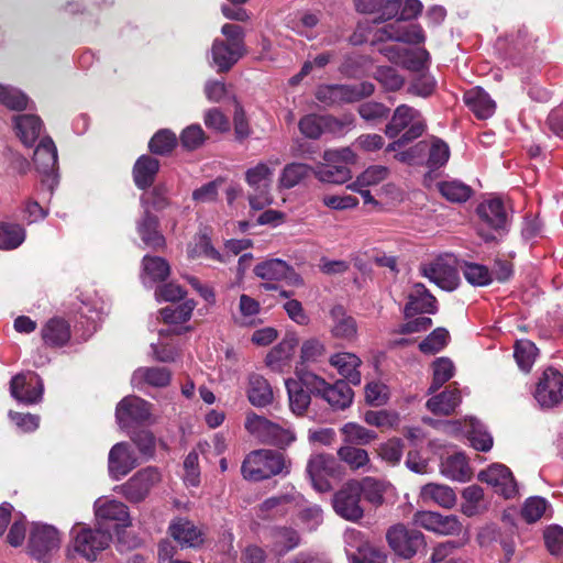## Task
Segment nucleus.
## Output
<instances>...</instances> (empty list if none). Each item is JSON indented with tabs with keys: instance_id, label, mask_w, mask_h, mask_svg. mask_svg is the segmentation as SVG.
I'll list each match as a JSON object with an SVG mask.
<instances>
[{
	"instance_id": "obj_3",
	"label": "nucleus",
	"mask_w": 563,
	"mask_h": 563,
	"mask_svg": "<svg viewBox=\"0 0 563 563\" xmlns=\"http://www.w3.org/2000/svg\"><path fill=\"white\" fill-rule=\"evenodd\" d=\"M244 428L262 444L276 446L278 449H285L296 440V435L290 429L284 428L253 411L246 415Z\"/></svg>"
},
{
	"instance_id": "obj_53",
	"label": "nucleus",
	"mask_w": 563,
	"mask_h": 563,
	"mask_svg": "<svg viewBox=\"0 0 563 563\" xmlns=\"http://www.w3.org/2000/svg\"><path fill=\"white\" fill-rule=\"evenodd\" d=\"M449 341V331L439 327L419 343V350L424 354H437L448 345Z\"/></svg>"
},
{
	"instance_id": "obj_61",
	"label": "nucleus",
	"mask_w": 563,
	"mask_h": 563,
	"mask_svg": "<svg viewBox=\"0 0 563 563\" xmlns=\"http://www.w3.org/2000/svg\"><path fill=\"white\" fill-rule=\"evenodd\" d=\"M389 175V169L383 165H372L367 167L350 187L375 186L385 180Z\"/></svg>"
},
{
	"instance_id": "obj_32",
	"label": "nucleus",
	"mask_w": 563,
	"mask_h": 563,
	"mask_svg": "<svg viewBox=\"0 0 563 563\" xmlns=\"http://www.w3.org/2000/svg\"><path fill=\"white\" fill-rule=\"evenodd\" d=\"M140 197L142 211L162 212L172 205L169 187L165 183L153 185Z\"/></svg>"
},
{
	"instance_id": "obj_55",
	"label": "nucleus",
	"mask_w": 563,
	"mask_h": 563,
	"mask_svg": "<svg viewBox=\"0 0 563 563\" xmlns=\"http://www.w3.org/2000/svg\"><path fill=\"white\" fill-rule=\"evenodd\" d=\"M142 264L144 273L153 282H163L169 276V264L163 257L145 255L142 260Z\"/></svg>"
},
{
	"instance_id": "obj_13",
	"label": "nucleus",
	"mask_w": 563,
	"mask_h": 563,
	"mask_svg": "<svg viewBox=\"0 0 563 563\" xmlns=\"http://www.w3.org/2000/svg\"><path fill=\"white\" fill-rule=\"evenodd\" d=\"M136 233L145 247L154 252H161L166 249V238L161 230L159 218L148 210L142 211L135 222Z\"/></svg>"
},
{
	"instance_id": "obj_10",
	"label": "nucleus",
	"mask_w": 563,
	"mask_h": 563,
	"mask_svg": "<svg viewBox=\"0 0 563 563\" xmlns=\"http://www.w3.org/2000/svg\"><path fill=\"white\" fill-rule=\"evenodd\" d=\"M563 374L554 367H548L542 373L536 390L534 399L542 408H553L563 400Z\"/></svg>"
},
{
	"instance_id": "obj_20",
	"label": "nucleus",
	"mask_w": 563,
	"mask_h": 563,
	"mask_svg": "<svg viewBox=\"0 0 563 563\" xmlns=\"http://www.w3.org/2000/svg\"><path fill=\"white\" fill-rule=\"evenodd\" d=\"M10 393L18 401L31 405L41 399L43 385L36 375L27 378L23 374H18L10 382Z\"/></svg>"
},
{
	"instance_id": "obj_63",
	"label": "nucleus",
	"mask_w": 563,
	"mask_h": 563,
	"mask_svg": "<svg viewBox=\"0 0 563 563\" xmlns=\"http://www.w3.org/2000/svg\"><path fill=\"white\" fill-rule=\"evenodd\" d=\"M0 95V103L10 110L23 111L27 108V96L18 89L1 85Z\"/></svg>"
},
{
	"instance_id": "obj_28",
	"label": "nucleus",
	"mask_w": 563,
	"mask_h": 563,
	"mask_svg": "<svg viewBox=\"0 0 563 563\" xmlns=\"http://www.w3.org/2000/svg\"><path fill=\"white\" fill-rule=\"evenodd\" d=\"M95 514L98 520L117 521L122 527L131 526L129 508L122 501L115 499L98 500L95 504Z\"/></svg>"
},
{
	"instance_id": "obj_56",
	"label": "nucleus",
	"mask_w": 563,
	"mask_h": 563,
	"mask_svg": "<svg viewBox=\"0 0 563 563\" xmlns=\"http://www.w3.org/2000/svg\"><path fill=\"white\" fill-rule=\"evenodd\" d=\"M465 279L473 286H487L492 283V273L487 266L477 263L465 262L461 265Z\"/></svg>"
},
{
	"instance_id": "obj_50",
	"label": "nucleus",
	"mask_w": 563,
	"mask_h": 563,
	"mask_svg": "<svg viewBox=\"0 0 563 563\" xmlns=\"http://www.w3.org/2000/svg\"><path fill=\"white\" fill-rule=\"evenodd\" d=\"M194 300H186L177 307H165L159 310L161 318L167 324H181L187 322L195 309Z\"/></svg>"
},
{
	"instance_id": "obj_44",
	"label": "nucleus",
	"mask_w": 563,
	"mask_h": 563,
	"mask_svg": "<svg viewBox=\"0 0 563 563\" xmlns=\"http://www.w3.org/2000/svg\"><path fill=\"white\" fill-rule=\"evenodd\" d=\"M538 353L539 349L530 340H518L515 343L514 357L519 368L525 373H529L531 371Z\"/></svg>"
},
{
	"instance_id": "obj_6",
	"label": "nucleus",
	"mask_w": 563,
	"mask_h": 563,
	"mask_svg": "<svg viewBox=\"0 0 563 563\" xmlns=\"http://www.w3.org/2000/svg\"><path fill=\"white\" fill-rule=\"evenodd\" d=\"M60 547V537L56 528L49 525L33 523L27 539V551L37 561L46 560Z\"/></svg>"
},
{
	"instance_id": "obj_43",
	"label": "nucleus",
	"mask_w": 563,
	"mask_h": 563,
	"mask_svg": "<svg viewBox=\"0 0 563 563\" xmlns=\"http://www.w3.org/2000/svg\"><path fill=\"white\" fill-rule=\"evenodd\" d=\"M314 168L305 163H289L285 165L279 177V185L283 188L290 189L306 179Z\"/></svg>"
},
{
	"instance_id": "obj_30",
	"label": "nucleus",
	"mask_w": 563,
	"mask_h": 563,
	"mask_svg": "<svg viewBox=\"0 0 563 563\" xmlns=\"http://www.w3.org/2000/svg\"><path fill=\"white\" fill-rule=\"evenodd\" d=\"M33 162L36 169L45 175H51L57 168V148L49 136H45L40 141L34 151Z\"/></svg>"
},
{
	"instance_id": "obj_48",
	"label": "nucleus",
	"mask_w": 563,
	"mask_h": 563,
	"mask_svg": "<svg viewBox=\"0 0 563 563\" xmlns=\"http://www.w3.org/2000/svg\"><path fill=\"white\" fill-rule=\"evenodd\" d=\"M177 144L176 134L168 129H162L152 136L148 148L151 153L164 156L170 154Z\"/></svg>"
},
{
	"instance_id": "obj_11",
	"label": "nucleus",
	"mask_w": 563,
	"mask_h": 563,
	"mask_svg": "<svg viewBox=\"0 0 563 563\" xmlns=\"http://www.w3.org/2000/svg\"><path fill=\"white\" fill-rule=\"evenodd\" d=\"M152 417V404L137 396H126L115 409V418L122 428L143 424Z\"/></svg>"
},
{
	"instance_id": "obj_14",
	"label": "nucleus",
	"mask_w": 563,
	"mask_h": 563,
	"mask_svg": "<svg viewBox=\"0 0 563 563\" xmlns=\"http://www.w3.org/2000/svg\"><path fill=\"white\" fill-rule=\"evenodd\" d=\"M415 124H421L422 134L426 132L427 123L420 111L408 104H400L394 110L384 133L388 139H396Z\"/></svg>"
},
{
	"instance_id": "obj_64",
	"label": "nucleus",
	"mask_w": 563,
	"mask_h": 563,
	"mask_svg": "<svg viewBox=\"0 0 563 563\" xmlns=\"http://www.w3.org/2000/svg\"><path fill=\"white\" fill-rule=\"evenodd\" d=\"M374 77L388 91H397L405 84L402 76H400L398 70L391 66L378 67Z\"/></svg>"
},
{
	"instance_id": "obj_40",
	"label": "nucleus",
	"mask_w": 563,
	"mask_h": 563,
	"mask_svg": "<svg viewBox=\"0 0 563 563\" xmlns=\"http://www.w3.org/2000/svg\"><path fill=\"white\" fill-rule=\"evenodd\" d=\"M288 394L289 409L298 417H303L311 404L310 393L297 384L294 378L285 382Z\"/></svg>"
},
{
	"instance_id": "obj_60",
	"label": "nucleus",
	"mask_w": 563,
	"mask_h": 563,
	"mask_svg": "<svg viewBox=\"0 0 563 563\" xmlns=\"http://www.w3.org/2000/svg\"><path fill=\"white\" fill-rule=\"evenodd\" d=\"M341 461L345 462L352 470H358L369 462L366 450L353 445H345L338 450Z\"/></svg>"
},
{
	"instance_id": "obj_62",
	"label": "nucleus",
	"mask_w": 563,
	"mask_h": 563,
	"mask_svg": "<svg viewBox=\"0 0 563 563\" xmlns=\"http://www.w3.org/2000/svg\"><path fill=\"white\" fill-rule=\"evenodd\" d=\"M352 563H386V555L378 549L363 542L355 552L349 553Z\"/></svg>"
},
{
	"instance_id": "obj_54",
	"label": "nucleus",
	"mask_w": 563,
	"mask_h": 563,
	"mask_svg": "<svg viewBox=\"0 0 563 563\" xmlns=\"http://www.w3.org/2000/svg\"><path fill=\"white\" fill-rule=\"evenodd\" d=\"M368 58L364 55L350 53L343 56L339 71L346 78H358L364 75Z\"/></svg>"
},
{
	"instance_id": "obj_26",
	"label": "nucleus",
	"mask_w": 563,
	"mask_h": 563,
	"mask_svg": "<svg viewBox=\"0 0 563 563\" xmlns=\"http://www.w3.org/2000/svg\"><path fill=\"white\" fill-rule=\"evenodd\" d=\"M463 100L468 109L479 120L490 118L495 113L496 103L481 87H474L464 92Z\"/></svg>"
},
{
	"instance_id": "obj_17",
	"label": "nucleus",
	"mask_w": 563,
	"mask_h": 563,
	"mask_svg": "<svg viewBox=\"0 0 563 563\" xmlns=\"http://www.w3.org/2000/svg\"><path fill=\"white\" fill-rule=\"evenodd\" d=\"M438 311V300L422 283H416L408 295V300L404 308L406 319L413 318L416 314H434Z\"/></svg>"
},
{
	"instance_id": "obj_22",
	"label": "nucleus",
	"mask_w": 563,
	"mask_h": 563,
	"mask_svg": "<svg viewBox=\"0 0 563 563\" xmlns=\"http://www.w3.org/2000/svg\"><path fill=\"white\" fill-rule=\"evenodd\" d=\"M268 549L276 558H283L300 544V536L291 527L280 526L269 530Z\"/></svg>"
},
{
	"instance_id": "obj_15",
	"label": "nucleus",
	"mask_w": 563,
	"mask_h": 563,
	"mask_svg": "<svg viewBox=\"0 0 563 563\" xmlns=\"http://www.w3.org/2000/svg\"><path fill=\"white\" fill-rule=\"evenodd\" d=\"M139 465L134 450L126 442L114 444L108 457V471L112 479L119 481Z\"/></svg>"
},
{
	"instance_id": "obj_57",
	"label": "nucleus",
	"mask_w": 563,
	"mask_h": 563,
	"mask_svg": "<svg viewBox=\"0 0 563 563\" xmlns=\"http://www.w3.org/2000/svg\"><path fill=\"white\" fill-rule=\"evenodd\" d=\"M296 345V339H284L267 353L265 358L266 364L272 367L280 366L291 357Z\"/></svg>"
},
{
	"instance_id": "obj_39",
	"label": "nucleus",
	"mask_w": 563,
	"mask_h": 563,
	"mask_svg": "<svg viewBox=\"0 0 563 563\" xmlns=\"http://www.w3.org/2000/svg\"><path fill=\"white\" fill-rule=\"evenodd\" d=\"M420 497L423 503H433L443 508H451L456 500L455 493L451 487L434 483L426 484L421 488Z\"/></svg>"
},
{
	"instance_id": "obj_35",
	"label": "nucleus",
	"mask_w": 563,
	"mask_h": 563,
	"mask_svg": "<svg viewBox=\"0 0 563 563\" xmlns=\"http://www.w3.org/2000/svg\"><path fill=\"white\" fill-rule=\"evenodd\" d=\"M333 321L332 334L335 338L351 340L356 335L357 325L352 316L346 314V310L342 305H336L330 310Z\"/></svg>"
},
{
	"instance_id": "obj_38",
	"label": "nucleus",
	"mask_w": 563,
	"mask_h": 563,
	"mask_svg": "<svg viewBox=\"0 0 563 563\" xmlns=\"http://www.w3.org/2000/svg\"><path fill=\"white\" fill-rule=\"evenodd\" d=\"M313 174L318 180L335 185L344 184L352 178V172L347 166L331 162L317 165Z\"/></svg>"
},
{
	"instance_id": "obj_41",
	"label": "nucleus",
	"mask_w": 563,
	"mask_h": 563,
	"mask_svg": "<svg viewBox=\"0 0 563 563\" xmlns=\"http://www.w3.org/2000/svg\"><path fill=\"white\" fill-rule=\"evenodd\" d=\"M437 187L442 197L453 203L466 202L473 195L471 186L456 179L439 181Z\"/></svg>"
},
{
	"instance_id": "obj_36",
	"label": "nucleus",
	"mask_w": 563,
	"mask_h": 563,
	"mask_svg": "<svg viewBox=\"0 0 563 563\" xmlns=\"http://www.w3.org/2000/svg\"><path fill=\"white\" fill-rule=\"evenodd\" d=\"M441 473L448 478L465 482L471 478L472 470L463 453H454L441 462Z\"/></svg>"
},
{
	"instance_id": "obj_16",
	"label": "nucleus",
	"mask_w": 563,
	"mask_h": 563,
	"mask_svg": "<svg viewBox=\"0 0 563 563\" xmlns=\"http://www.w3.org/2000/svg\"><path fill=\"white\" fill-rule=\"evenodd\" d=\"M481 482L493 486L496 493L509 499L517 494V483L509 467L504 464H493L478 474Z\"/></svg>"
},
{
	"instance_id": "obj_19",
	"label": "nucleus",
	"mask_w": 563,
	"mask_h": 563,
	"mask_svg": "<svg viewBox=\"0 0 563 563\" xmlns=\"http://www.w3.org/2000/svg\"><path fill=\"white\" fill-rule=\"evenodd\" d=\"M415 521L426 530L440 534H459L462 529L456 516H443L433 511H418Z\"/></svg>"
},
{
	"instance_id": "obj_27",
	"label": "nucleus",
	"mask_w": 563,
	"mask_h": 563,
	"mask_svg": "<svg viewBox=\"0 0 563 563\" xmlns=\"http://www.w3.org/2000/svg\"><path fill=\"white\" fill-rule=\"evenodd\" d=\"M354 398V391L344 379H338L333 384H327L321 399L328 402L332 410H344L349 408Z\"/></svg>"
},
{
	"instance_id": "obj_21",
	"label": "nucleus",
	"mask_w": 563,
	"mask_h": 563,
	"mask_svg": "<svg viewBox=\"0 0 563 563\" xmlns=\"http://www.w3.org/2000/svg\"><path fill=\"white\" fill-rule=\"evenodd\" d=\"M168 533L183 548H198L203 543L202 531L187 518L173 519L168 526Z\"/></svg>"
},
{
	"instance_id": "obj_46",
	"label": "nucleus",
	"mask_w": 563,
	"mask_h": 563,
	"mask_svg": "<svg viewBox=\"0 0 563 563\" xmlns=\"http://www.w3.org/2000/svg\"><path fill=\"white\" fill-rule=\"evenodd\" d=\"M25 240V230L18 223L0 222V249L14 250Z\"/></svg>"
},
{
	"instance_id": "obj_23",
	"label": "nucleus",
	"mask_w": 563,
	"mask_h": 563,
	"mask_svg": "<svg viewBox=\"0 0 563 563\" xmlns=\"http://www.w3.org/2000/svg\"><path fill=\"white\" fill-rule=\"evenodd\" d=\"M246 396L252 406L264 408L273 404L274 391L269 382L257 373L247 378Z\"/></svg>"
},
{
	"instance_id": "obj_42",
	"label": "nucleus",
	"mask_w": 563,
	"mask_h": 563,
	"mask_svg": "<svg viewBox=\"0 0 563 563\" xmlns=\"http://www.w3.org/2000/svg\"><path fill=\"white\" fill-rule=\"evenodd\" d=\"M316 99L327 106L350 103L349 85H321L316 91Z\"/></svg>"
},
{
	"instance_id": "obj_52",
	"label": "nucleus",
	"mask_w": 563,
	"mask_h": 563,
	"mask_svg": "<svg viewBox=\"0 0 563 563\" xmlns=\"http://www.w3.org/2000/svg\"><path fill=\"white\" fill-rule=\"evenodd\" d=\"M341 432L344 435V441L351 444L365 445L371 443L377 438V434L373 430H368L365 427L355 423L347 422L341 428Z\"/></svg>"
},
{
	"instance_id": "obj_33",
	"label": "nucleus",
	"mask_w": 563,
	"mask_h": 563,
	"mask_svg": "<svg viewBox=\"0 0 563 563\" xmlns=\"http://www.w3.org/2000/svg\"><path fill=\"white\" fill-rule=\"evenodd\" d=\"M133 382L139 388L142 385L165 388L172 382V372L167 367L161 366L139 367L133 373Z\"/></svg>"
},
{
	"instance_id": "obj_5",
	"label": "nucleus",
	"mask_w": 563,
	"mask_h": 563,
	"mask_svg": "<svg viewBox=\"0 0 563 563\" xmlns=\"http://www.w3.org/2000/svg\"><path fill=\"white\" fill-rule=\"evenodd\" d=\"M71 536L74 550L88 561H95L112 541L110 531L101 528L92 529L80 523L73 528Z\"/></svg>"
},
{
	"instance_id": "obj_49",
	"label": "nucleus",
	"mask_w": 563,
	"mask_h": 563,
	"mask_svg": "<svg viewBox=\"0 0 563 563\" xmlns=\"http://www.w3.org/2000/svg\"><path fill=\"white\" fill-rule=\"evenodd\" d=\"M360 495L365 498L366 501L371 503L375 507L380 506L384 503L385 487L383 483L373 477H364L361 481L356 479Z\"/></svg>"
},
{
	"instance_id": "obj_51",
	"label": "nucleus",
	"mask_w": 563,
	"mask_h": 563,
	"mask_svg": "<svg viewBox=\"0 0 563 563\" xmlns=\"http://www.w3.org/2000/svg\"><path fill=\"white\" fill-rule=\"evenodd\" d=\"M287 269L288 264L285 261L273 258L258 263L254 267V274L265 280H283Z\"/></svg>"
},
{
	"instance_id": "obj_4",
	"label": "nucleus",
	"mask_w": 563,
	"mask_h": 563,
	"mask_svg": "<svg viewBox=\"0 0 563 563\" xmlns=\"http://www.w3.org/2000/svg\"><path fill=\"white\" fill-rule=\"evenodd\" d=\"M386 541L390 550L405 560L412 559L427 545L424 534L404 523L390 526L386 531Z\"/></svg>"
},
{
	"instance_id": "obj_12",
	"label": "nucleus",
	"mask_w": 563,
	"mask_h": 563,
	"mask_svg": "<svg viewBox=\"0 0 563 563\" xmlns=\"http://www.w3.org/2000/svg\"><path fill=\"white\" fill-rule=\"evenodd\" d=\"M339 471L336 459L327 453L311 455L307 463V474L318 492H328L331 485L327 477H334Z\"/></svg>"
},
{
	"instance_id": "obj_2",
	"label": "nucleus",
	"mask_w": 563,
	"mask_h": 563,
	"mask_svg": "<svg viewBox=\"0 0 563 563\" xmlns=\"http://www.w3.org/2000/svg\"><path fill=\"white\" fill-rule=\"evenodd\" d=\"M476 214L479 218L477 233L485 242L496 241L495 233L503 235L508 231L509 213L500 198L481 202L476 207Z\"/></svg>"
},
{
	"instance_id": "obj_47",
	"label": "nucleus",
	"mask_w": 563,
	"mask_h": 563,
	"mask_svg": "<svg viewBox=\"0 0 563 563\" xmlns=\"http://www.w3.org/2000/svg\"><path fill=\"white\" fill-rule=\"evenodd\" d=\"M296 378L294 380L303 389L310 393V396L320 397L328 382L317 374L305 369L302 366H296Z\"/></svg>"
},
{
	"instance_id": "obj_24",
	"label": "nucleus",
	"mask_w": 563,
	"mask_h": 563,
	"mask_svg": "<svg viewBox=\"0 0 563 563\" xmlns=\"http://www.w3.org/2000/svg\"><path fill=\"white\" fill-rule=\"evenodd\" d=\"M41 336L45 345L63 347L71 338L70 324L60 317H53L43 325Z\"/></svg>"
},
{
	"instance_id": "obj_58",
	"label": "nucleus",
	"mask_w": 563,
	"mask_h": 563,
	"mask_svg": "<svg viewBox=\"0 0 563 563\" xmlns=\"http://www.w3.org/2000/svg\"><path fill=\"white\" fill-rule=\"evenodd\" d=\"M357 112L366 122L377 124L389 118L390 109L384 103L367 101L360 104Z\"/></svg>"
},
{
	"instance_id": "obj_9",
	"label": "nucleus",
	"mask_w": 563,
	"mask_h": 563,
	"mask_svg": "<svg viewBox=\"0 0 563 563\" xmlns=\"http://www.w3.org/2000/svg\"><path fill=\"white\" fill-rule=\"evenodd\" d=\"M356 479L347 481L333 496V508L343 519L357 522L364 517V508Z\"/></svg>"
},
{
	"instance_id": "obj_8",
	"label": "nucleus",
	"mask_w": 563,
	"mask_h": 563,
	"mask_svg": "<svg viewBox=\"0 0 563 563\" xmlns=\"http://www.w3.org/2000/svg\"><path fill=\"white\" fill-rule=\"evenodd\" d=\"M161 481V473L154 466L137 471L128 482L115 487L130 503H140L146 498L151 488Z\"/></svg>"
},
{
	"instance_id": "obj_7",
	"label": "nucleus",
	"mask_w": 563,
	"mask_h": 563,
	"mask_svg": "<svg viewBox=\"0 0 563 563\" xmlns=\"http://www.w3.org/2000/svg\"><path fill=\"white\" fill-rule=\"evenodd\" d=\"M272 175V169L265 163H258L246 170L245 180L254 189V194L249 197L252 209L262 210L273 202L269 194Z\"/></svg>"
},
{
	"instance_id": "obj_34",
	"label": "nucleus",
	"mask_w": 563,
	"mask_h": 563,
	"mask_svg": "<svg viewBox=\"0 0 563 563\" xmlns=\"http://www.w3.org/2000/svg\"><path fill=\"white\" fill-rule=\"evenodd\" d=\"M211 52L218 73L229 71L244 54V52L235 49L223 40H214Z\"/></svg>"
},
{
	"instance_id": "obj_37",
	"label": "nucleus",
	"mask_w": 563,
	"mask_h": 563,
	"mask_svg": "<svg viewBox=\"0 0 563 563\" xmlns=\"http://www.w3.org/2000/svg\"><path fill=\"white\" fill-rule=\"evenodd\" d=\"M16 134L26 146H33L42 130V120L34 114H22L14 118Z\"/></svg>"
},
{
	"instance_id": "obj_18",
	"label": "nucleus",
	"mask_w": 563,
	"mask_h": 563,
	"mask_svg": "<svg viewBox=\"0 0 563 563\" xmlns=\"http://www.w3.org/2000/svg\"><path fill=\"white\" fill-rule=\"evenodd\" d=\"M422 276L444 290H453L457 286L459 275L455 267L443 258L420 266Z\"/></svg>"
},
{
	"instance_id": "obj_25",
	"label": "nucleus",
	"mask_w": 563,
	"mask_h": 563,
	"mask_svg": "<svg viewBox=\"0 0 563 563\" xmlns=\"http://www.w3.org/2000/svg\"><path fill=\"white\" fill-rule=\"evenodd\" d=\"M159 166L157 158L151 155H141L132 169L135 186L141 190L151 188L154 185Z\"/></svg>"
},
{
	"instance_id": "obj_59",
	"label": "nucleus",
	"mask_w": 563,
	"mask_h": 563,
	"mask_svg": "<svg viewBox=\"0 0 563 563\" xmlns=\"http://www.w3.org/2000/svg\"><path fill=\"white\" fill-rule=\"evenodd\" d=\"M449 157V145L440 139L434 140L431 144L429 157L427 161V166L430 168V172L427 174V176H430L431 172L444 166L448 163Z\"/></svg>"
},
{
	"instance_id": "obj_45",
	"label": "nucleus",
	"mask_w": 563,
	"mask_h": 563,
	"mask_svg": "<svg viewBox=\"0 0 563 563\" xmlns=\"http://www.w3.org/2000/svg\"><path fill=\"white\" fill-rule=\"evenodd\" d=\"M432 383L428 388V394H434L454 375V364L449 357H438L432 362Z\"/></svg>"
},
{
	"instance_id": "obj_1",
	"label": "nucleus",
	"mask_w": 563,
	"mask_h": 563,
	"mask_svg": "<svg viewBox=\"0 0 563 563\" xmlns=\"http://www.w3.org/2000/svg\"><path fill=\"white\" fill-rule=\"evenodd\" d=\"M290 462L284 453L274 450H256L251 452L241 466L245 479L260 482L278 474L289 473Z\"/></svg>"
},
{
	"instance_id": "obj_31",
	"label": "nucleus",
	"mask_w": 563,
	"mask_h": 563,
	"mask_svg": "<svg viewBox=\"0 0 563 563\" xmlns=\"http://www.w3.org/2000/svg\"><path fill=\"white\" fill-rule=\"evenodd\" d=\"M461 400L459 388L449 385L442 393L429 398L426 407L434 415L450 416L455 411Z\"/></svg>"
},
{
	"instance_id": "obj_29",
	"label": "nucleus",
	"mask_w": 563,
	"mask_h": 563,
	"mask_svg": "<svg viewBox=\"0 0 563 563\" xmlns=\"http://www.w3.org/2000/svg\"><path fill=\"white\" fill-rule=\"evenodd\" d=\"M330 364L334 366L339 374L344 377V380L350 385H360L362 380L358 367L362 361L353 353L342 352L331 356Z\"/></svg>"
}]
</instances>
